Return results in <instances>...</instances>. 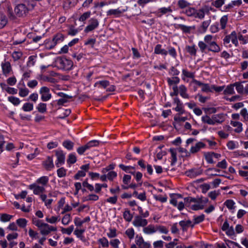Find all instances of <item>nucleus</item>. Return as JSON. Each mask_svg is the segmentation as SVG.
Returning <instances> with one entry per match:
<instances>
[{
  "label": "nucleus",
  "instance_id": "obj_1",
  "mask_svg": "<svg viewBox=\"0 0 248 248\" xmlns=\"http://www.w3.org/2000/svg\"><path fill=\"white\" fill-rule=\"evenodd\" d=\"M198 45L202 52H204L206 49L215 53L221 51L219 45L214 40L213 36L210 34L206 35L204 37V41H199Z\"/></svg>",
  "mask_w": 248,
  "mask_h": 248
},
{
  "label": "nucleus",
  "instance_id": "obj_2",
  "mask_svg": "<svg viewBox=\"0 0 248 248\" xmlns=\"http://www.w3.org/2000/svg\"><path fill=\"white\" fill-rule=\"evenodd\" d=\"M34 6L32 4H30L29 2L26 1L23 3H20L16 6L14 9L15 15L10 13L9 18L10 19L14 20L16 17H21L25 16L28 13L29 11L33 8Z\"/></svg>",
  "mask_w": 248,
  "mask_h": 248
},
{
  "label": "nucleus",
  "instance_id": "obj_3",
  "mask_svg": "<svg viewBox=\"0 0 248 248\" xmlns=\"http://www.w3.org/2000/svg\"><path fill=\"white\" fill-rule=\"evenodd\" d=\"M49 181V178L46 176H42L36 181L35 183H33L29 186V188L33 190V194L39 195L44 193L45 190V187L47 185Z\"/></svg>",
  "mask_w": 248,
  "mask_h": 248
},
{
  "label": "nucleus",
  "instance_id": "obj_4",
  "mask_svg": "<svg viewBox=\"0 0 248 248\" xmlns=\"http://www.w3.org/2000/svg\"><path fill=\"white\" fill-rule=\"evenodd\" d=\"M201 199H196L192 197H186L184 199L186 206L189 208L197 211L203 208L204 206L201 202Z\"/></svg>",
  "mask_w": 248,
  "mask_h": 248
},
{
  "label": "nucleus",
  "instance_id": "obj_5",
  "mask_svg": "<svg viewBox=\"0 0 248 248\" xmlns=\"http://www.w3.org/2000/svg\"><path fill=\"white\" fill-rule=\"evenodd\" d=\"M55 65L60 69L70 70L73 67V62L65 57H59L55 61Z\"/></svg>",
  "mask_w": 248,
  "mask_h": 248
},
{
  "label": "nucleus",
  "instance_id": "obj_6",
  "mask_svg": "<svg viewBox=\"0 0 248 248\" xmlns=\"http://www.w3.org/2000/svg\"><path fill=\"white\" fill-rule=\"evenodd\" d=\"M55 152L57 157V160L55 161V165L57 168H59L65 163V154L61 150H55Z\"/></svg>",
  "mask_w": 248,
  "mask_h": 248
},
{
  "label": "nucleus",
  "instance_id": "obj_7",
  "mask_svg": "<svg viewBox=\"0 0 248 248\" xmlns=\"http://www.w3.org/2000/svg\"><path fill=\"white\" fill-rule=\"evenodd\" d=\"M39 93L41 94V99L44 102L49 100L52 95L50 93V89L46 86L41 87L39 90Z\"/></svg>",
  "mask_w": 248,
  "mask_h": 248
},
{
  "label": "nucleus",
  "instance_id": "obj_8",
  "mask_svg": "<svg viewBox=\"0 0 248 248\" xmlns=\"http://www.w3.org/2000/svg\"><path fill=\"white\" fill-rule=\"evenodd\" d=\"M39 229L41 234L44 235H47L51 232H55L57 231V228L56 227L51 226L44 222Z\"/></svg>",
  "mask_w": 248,
  "mask_h": 248
},
{
  "label": "nucleus",
  "instance_id": "obj_9",
  "mask_svg": "<svg viewBox=\"0 0 248 248\" xmlns=\"http://www.w3.org/2000/svg\"><path fill=\"white\" fill-rule=\"evenodd\" d=\"M98 26V20L95 18H92L89 20V24L85 28L84 31L85 33L89 32L97 28Z\"/></svg>",
  "mask_w": 248,
  "mask_h": 248
},
{
  "label": "nucleus",
  "instance_id": "obj_10",
  "mask_svg": "<svg viewBox=\"0 0 248 248\" xmlns=\"http://www.w3.org/2000/svg\"><path fill=\"white\" fill-rule=\"evenodd\" d=\"M128 8L126 7L125 9H121L118 8L117 9H109L107 12V16H113L115 17L121 16L122 14L127 10Z\"/></svg>",
  "mask_w": 248,
  "mask_h": 248
},
{
  "label": "nucleus",
  "instance_id": "obj_11",
  "mask_svg": "<svg viewBox=\"0 0 248 248\" xmlns=\"http://www.w3.org/2000/svg\"><path fill=\"white\" fill-rule=\"evenodd\" d=\"M193 82L198 86L201 87V91L204 93L213 92L212 85L204 83L196 79L193 80Z\"/></svg>",
  "mask_w": 248,
  "mask_h": 248
},
{
  "label": "nucleus",
  "instance_id": "obj_12",
  "mask_svg": "<svg viewBox=\"0 0 248 248\" xmlns=\"http://www.w3.org/2000/svg\"><path fill=\"white\" fill-rule=\"evenodd\" d=\"M133 225L136 227H145L148 224L147 219L143 218L139 216H136L132 222Z\"/></svg>",
  "mask_w": 248,
  "mask_h": 248
},
{
  "label": "nucleus",
  "instance_id": "obj_13",
  "mask_svg": "<svg viewBox=\"0 0 248 248\" xmlns=\"http://www.w3.org/2000/svg\"><path fill=\"white\" fill-rule=\"evenodd\" d=\"M172 12V9L170 6L168 7H161L159 8L157 11L154 12L155 15L158 17H161L163 15L171 13Z\"/></svg>",
  "mask_w": 248,
  "mask_h": 248
},
{
  "label": "nucleus",
  "instance_id": "obj_14",
  "mask_svg": "<svg viewBox=\"0 0 248 248\" xmlns=\"http://www.w3.org/2000/svg\"><path fill=\"white\" fill-rule=\"evenodd\" d=\"M3 74L7 77L12 70L10 63L8 61H4L1 63Z\"/></svg>",
  "mask_w": 248,
  "mask_h": 248
},
{
  "label": "nucleus",
  "instance_id": "obj_15",
  "mask_svg": "<svg viewBox=\"0 0 248 248\" xmlns=\"http://www.w3.org/2000/svg\"><path fill=\"white\" fill-rule=\"evenodd\" d=\"M206 144L201 141L196 143L194 145L192 146L190 149V154H196L202 149L205 148Z\"/></svg>",
  "mask_w": 248,
  "mask_h": 248
},
{
  "label": "nucleus",
  "instance_id": "obj_16",
  "mask_svg": "<svg viewBox=\"0 0 248 248\" xmlns=\"http://www.w3.org/2000/svg\"><path fill=\"white\" fill-rule=\"evenodd\" d=\"M173 103L176 105V107L173 109L177 112H179V114H182L185 112L183 108V104L178 97L173 98Z\"/></svg>",
  "mask_w": 248,
  "mask_h": 248
},
{
  "label": "nucleus",
  "instance_id": "obj_17",
  "mask_svg": "<svg viewBox=\"0 0 248 248\" xmlns=\"http://www.w3.org/2000/svg\"><path fill=\"white\" fill-rule=\"evenodd\" d=\"M202 173V170L200 169H192L186 171V175L191 178H195Z\"/></svg>",
  "mask_w": 248,
  "mask_h": 248
},
{
  "label": "nucleus",
  "instance_id": "obj_18",
  "mask_svg": "<svg viewBox=\"0 0 248 248\" xmlns=\"http://www.w3.org/2000/svg\"><path fill=\"white\" fill-rule=\"evenodd\" d=\"M43 165L47 170H50L54 168L53 158L47 156L46 160L43 161Z\"/></svg>",
  "mask_w": 248,
  "mask_h": 248
},
{
  "label": "nucleus",
  "instance_id": "obj_19",
  "mask_svg": "<svg viewBox=\"0 0 248 248\" xmlns=\"http://www.w3.org/2000/svg\"><path fill=\"white\" fill-rule=\"evenodd\" d=\"M180 226L182 228V230L183 232H186L187 228L189 227L193 228L194 227V224H192V222L190 220H181L179 222Z\"/></svg>",
  "mask_w": 248,
  "mask_h": 248
},
{
  "label": "nucleus",
  "instance_id": "obj_20",
  "mask_svg": "<svg viewBox=\"0 0 248 248\" xmlns=\"http://www.w3.org/2000/svg\"><path fill=\"white\" fill-rule=\"evenodd\" d=\"M209 10L207 8H203L199 10H196L195 16L194 18L203 19L205 15L209 13Z\"/></svg>",
  "mask_w": 248,
  "mask_h": 248
},
{
  "label": "nucleus",
  "instance_id": "obj_21",
  "mask_svg": "<svg viewBox=\"0 0 248 248\" xmlns=\"http://www.w3.org/2000/svg\"><path fill=\"white\" fill-rule=\"evenodd\" d=\"M212 117L214 125L216 124H221L225 121V117L223 113L215 114Z\"/></svg>",
  "mask_w": 248,
  "mask_h": 248
},
{
  "label": "nucleus",
  "instance_id": "obj_22",
  "mask_svg": "<svg viewBox=\"0 0 248 248\" xmlns=\"http://www.w3.org/2000/svg\"><path fill=\"white\" fill-rule=\"evenodd\" d=\"M64 37L62 34L59 33L55 35L51 42L50 48L54 47L58 43L63 40Z\"/></svg>",
  "mask_w": 248,
  "mask_h": 248
},
{
  "label": "nucleus",
  "instance_id": "obj_23",
  "mask_svg": "<svg viewBox=\"0 0 248 248\" xmlns=\"http://www.w3.org/2000/svg\"><path fill=\"white\" fill-rule=\"evenodd\" d=\"M120 168L126 173H131L133 175L135 174V167L131 166H125L121 164L119 165Z\"/></svg>",
  "mask_w": 248,
  "mask_h": 248
},
{
  "label": "nucleus",
  "instance_id": "obj_24",
  "mask_svg": "<svg viewBox=\"0 0 248 248\" xmlns=\"http://www.w3.org/2000/svg\"><path fill=\"white\" fill-rule=\"evenodd\" d=\"M119 0H110L108 2L103 1L100 2H95L94 3V7L95 8L100 7L102 8L104 6L108 5L111 4H115Z\"/></svg>",
  "mask_w": 248,
  "mask_h": 248
},
{
  "label": "nucleus",
  "instance_id": "obj_25",
  "mask_svg": "<svg viewBox=\"0 0 248 248\" xmlns=\"http://www.w3.org/2000/svg\"><path fill=\"white\" fill-rule=\"evenodd\" d=\"M230 124L235 127L234 129L235 132L239 133L242 131V124L241 122L237 121H231Z\"/></svg>",
  "mask_w": 248,
  "mask_h": 248
},
{
  "label": "nucleus",
  "instance_id": "obj_26",
  "mask_svg": "<svg viewBox=\"0 0 248 248\" xmlns=\"http://www.w3.org/2000/svg\"><path fill=\"white\" fill-rule=\"evenodd\" d=\"M143 232L144 233L147 234H151L156 232V226L154 225H149L147 227H144L143 229Z\"/></svg>",
  "mask_w": 248,
  "mask_h": 248
},
{
  "label": "nucleus",
  "instance_id": "obj_27",
  "mask_svg": "<svg viewBox=\"0 0 248 248\" xmlns=\"http://www.w3.org/2000/svg\"><path fill=\"white\" fill-rule=\"evenodd\" d=\"M186 50L192 56H196L197 55V48L195 45L192 46H186Z\"/></svg>",
  "mask_w": 248,
  "mask_h": 248
},
{
  "label": "nucleus",
  "instance_id": "obj_28",
  "mask_svg": "<svg viewBox=\"0 0 248 248\" xmlns=\"http://www.w3.org/2000/svg\"><path fill=\"white\" fill-rule=\"evenodd\" d=\"M178 88L179 93L183 98L186 99L189 98V95L187 93V88L184 85H181Z\"/></svg>",
  "mask_w": 248,
  "mask_h": 248
},
{
  "label": "nucleus",
  "instance_id": "obj_29",
  "mask_svg": "<svg viewBox=\"0 0 248 248\" xmlns=\"http://www.w3.org/2000/svg\"><path fill=\"white\" fill-rule=\"evenodd\" d=\"M154 53L156 54H161L165 56H166L168 54L167 50L162 48V46L160 44H157L155 46Z\"/></svg>",
  "mask_w": 248,
  "mask_h": 248
},
{
  "label": "nucleus",
  "instance_id": "obj_30",
  "mask_svg": "<svg viewBox=\"0 0 248 248\" xmlns=\"http://www.w3.org/2000/svg\"><path fill=\"white\" fill-rule=\"evenodd\" d=\"M109 85V82L107 80H100L96 82L94 87H98L99 88L106 89Z\"/></svg>",
  "mask_w": 248,
  "mask_h": 248
},
{
  "label": "nucleus",
  "instance_id": "obj_31",
  "mask_svg": "<svg viewBox=\"0 0 248 248\" xmlns=\"http://www.w3.org/2000/svg\"><path fill=\"white\" fill-rule=\"evenodd\" d=\"M90 221V217H87L83 220H81L80 218L78 217H76L74 219V223L77 226H81L82 225L85 223Z\"/></svg>",
  "mask_w": 248,
  "mask_h": 248
},
{
  "label": "nucleus",
  "instance_id": "obj_32",
  "mask_svg": "<svg viewBox=\"0 0 248 248\" xmlns=\"http://www.w3.org/2000/svg\"><path fill=\"white\" fill-rule=\"evenodd\" d=\"M170 153L171 154V165L174 166L177 162V153L176 151L174 148H170L169 150Z\"/></svg>",
  "mask_w": 248,
  "mask_h": 248
},
{
  "label": "nucleus",
  "instance_id": "obj_33",
  "mask_svg": "<svg viewBox=\"0 0 248 248\" xmlns=\"http://www.w3.org/2000/svg\"><path fill=\"white\" fill-rule=\"evenodd\" d=\"M228 21V15L223 16L221 17L219 20V23L221 30H224L226 27Z\"/></svg>",
  "mask_w": 248,
  "mask_h": 248
},
{
  "label": "nucleus",
  "instance_id": "obj_34",
  "mask_svg": "<svg viewBox=\"0 0 248 248\" xmlns=\"http://www.w3.org/2000/svg\"><path fill=\"white\" fill-rule=\"evenodd\" d=\"M84 229H76L74 231V234L77 236V237L79 238L82 241L85 242L86 239L84 236L83 235V233L84 232Z\"/></svg>",
  "mask_w": 248,
  "mask_h": 248
},
{
  "label": "nucleus",
  "instance_id": "obj_35",
  "mask_svg": "<svg viewBox=\"0 0 248 248\" xmlns=\"http://www.w3.org/2000/svg\"><path fill=\"white\" fill-rule=\"evenodd\" d=\"M182 79L183 80L185 79V77L190 78H194L195 77V74L193 72H189L186 69L182 70Z\"/></svg>",
  "mask_w": 248,
  "mask_h": 248
},
{
  "label": "nucleus",
  "instance_id": "obj_36",
  "mask_svg": "<svg viewBox=\"0 0 248 248\" xmlns=\"http://www.w3.org/2000/svg\"><path fill=\"white\" fill-rule=\"evenodd\" d=\"M211 22V20L209 19L208 20L203 21L200 27V30L202 32H205L210 25Z\"/></svg>",
  "mask_w": 248,
  "mask_h": 248
},
{
  "label": "nucleus",
  "instance_id": "obj_37",
  "mask_svg": "<svg viewBox=\"0 0 248 248\" xmlns=\"http://www.w3.org/2000/svg\"><path fill=\"white\" fill-rule=\"evenodd\" d=\"M205 218V215L204 214H201L200 216H193V223L194 225L196 224H199L202 222Z\"/></svg>",
  "mask_w": 248,
  "mask_h": 248
},
{
  "label": "nucleus",
  "instance_id": "obj_38",
  "mask_svg": "<svg viewBox=\"0 0 248 248\" xmlns=\"http://www.w3.org/2000/svg\"><path fill=\"white\" fill-rule=\"evenodd\" d=\"M234 87V83L227 86V87L225 88V89L224 90V93L225 94H234L235 93Z\"/></svg>",
  "mask_w": 248,
  "mask_h": 248
},
{
  "label": "nucleus",
  "instance_id": "obj_39",
  "mask_svg": "<svg viewBox=\"0 0 248 248\" xmlns=\"http://www.w3.org/2000/svg\"><path fill=\"white\" fill-rule=\"evenodd\" d=\"M100 141L98 140H92L87 142L86 145L88 150H90L92 148L98 146Z\"/></svg>",
  "mask_w": 248,
  "mask_h": 248
},
{
  "label": "nucleus",
  "instance_id": "obj_40",
  "mask_svg": "<svg viewBox=\"0 0 248 248\" xmlns=\"http://www.w3.org/2000/svg\"><path fill=\"white\" fill-rule=\"evenodd\" d=\"M234 85L238 93L240 94L244 93V87L242 85V83L236 82L234 83Z\"/></svg>",
  "mask_w": 248,
  "mask_h": 248
},
{
  "label": "nucleus",
  "instance_id": "obj_41",
  "mask_svg": "<svg viewBox=\"0 0 248 248\" xmlns=\"http://www.w3.org/2000/svg\"><path fill=\"white\" fill-rule=\"evenodd\" d=\"M190 3L186 0H179L177 2V5L180 9H184L190 5Z\"/></svg>",
  "mask_w": 248,
  "mask_h": 248
},
{
  "label": "nucleus",
  "instance_id": "obj_42",
  "mask_svg": "<svg viewBox=\"0 0 248 248\" xmlns=\"http://www.w3.org/2000/svg\"><path fill=\"white\" fill-rule=\"evenodd\" d=\"M98 242L101 245L103 248H108L109 246V242L105 237H103L98 240Z\"/></svg>",
  "mask_w": 248,
  "mask_h": 248
},
{
  "label": "nucleus",
  "instance_id": "obj_43",
  "mask_svg": "<svg viewBox=\"0 0 248 248\" xmlns=\"http://www.w3.org/2000/svg\"><path fill=\"white\" fill-rule=\"evenodd\" d=\"M8 100L10 102L12 103L14 106L18 105L20 103V102H21V101L20 100V99L18 98L13 96H9L8 97Z\"/></svg>",
  "mask_w": 248,
  "mask_h": 248
},
{
  "label": "nucleus",
  "instance_id": "obj_44",
  "mask_svg": "<svg viewBox=\"0 0 248 248\" xmlns=\"http://www.w3.org/2000/svg\"><path fill=\"white\" fill-rule=\"evenodd\" d=\"M180 80V78L177 77H173L171 78H167V82L169 85H172L173 84L176 85L179 83Z\"/></svg>",
  "mask_w": 248,
  "mask_h": 248
},
{
  "label": "nucleus",
  "instance_id": "obj_45",
  "mask_svg": "<svg viewBox=\"0 0 248 248\" xmlns=\"http://www.w3.org/2000/svg\"><path fill=\"white\" fill-rule=\"evenodd\" d=\"M72 220V217L69 214L65 215L62 219V222L64 225H68Z\"/></svg>",
  "mask_w": 248,
  "mask_h": 248
},
{
  "label": "nucleus",
  "instance_id": "obj_46",
  "mask_svg": "<svg viewBox=\"0 0 248 248\" xmlns=\"http://www.w3.org/2000/svg\"><path fill=\"white\" fill-rule=\"evenodd\" d=\"M196 9L192 7H189L186 9L185 12V13L190 17H194L195 16Z\"/></svg>",
  "mask_w": 248,
  "mask_h": 248
},
{
  "label": "nucleus",
  "instance_id": "obj_47",
  "mask_svg": "<svg viewBox=\"0 0 248 248\" xmlns=\"http://www.w3.org/2000/svg\"><path fill=\"white\" fill-rule=\"evenodd\" d=\"M78 0H66L64 6L65 7H73L78 3Z\"/></svg>",
  "mask_w": 248,
  "mask_h": 248
},
{
  "label": "nucleus",
  "instance_id": "obj_48",
  "mask_svg": "<svg viewBox=\"0 0 248 248\" xmlns=\"http://www.w3.org/2000/svg\"><path fill=\"white\" fill-rule=\"evenodd\" d=\"M202 121L204 123H206L210 125H214L212 117L210 118L207 115L202 116Z\"/></svg>",
  "mask_w": 248,
  "mask_h": 248
},
{
  "label": "nucleus",
  "instance_id": "obj_49",
  "mask_svg": "<svg viewBox=\"0 0 248 248\" xmlns=\"http://www.w3.org/2000/svg\"><path fill=\"white\" fill-rule=\"evenodd\" d=\"M36 108L39 112L44 113L46 111V104L44 103H40Z\"/></svg>",
  "mask_w": 248,
  "mask_h": 248
},
{
  "label": "nucleus",
  "instance_id": "obj_50",
  "mask_svg": "<svg viewBox=\"0 0 248 248\" xmlns=\"http://www.w3.org/2000/svg\"><path fill=\"white\" fill-rule=\"evenodd\" d=\"M22 109L26 112L31 111L33 109V105L31 103H26L23 105Z\"/></svg>",
  "mask_w": 248,
  "mask_h": 248
},
{
  "label": "nucleus",
  "instance_id": "obj_51",
  "mask_svg": "<svg viewBox=\"0 0 248 248\" xmlns=\"http://www.w3.org/2000/svg\"><path fill=\"white\" fill-rule=\"evenodd\" d=\"M62 145L68 150H72L74 147V143L69 140H64L62 143Z\"/></svg>",
  "mask_w": 248,
  "mask_h": 248
},
{
  "label": "nucleus",
  "instance_id": "obj_52",
  "mask_svg": "<svg viewBox=\"0 0 248 248\" xmlns=\"http://www.w3.org/2000/svg\"><path fill=\"white\" fill-rule=\"evenodd\" d=\"M124 218L127 221L130 222L133 218V215L131 214L129 210H125L123 214Z\"/></svg>",
  "mask_w": 248,
  "mask_h": 248
},
{
  "label": "nucleus",
  "instance_id": "obj_53",
  "mask_svg": "<svg viewBox=\"0 0 248 248\" xmlns=\"http://www.w3.org/2000/svg\"><path fill=\"white\" fill-rule=\"evenodd\" d=\"M117 230L115 228H110L108 229V232H107V235L108 237L110 238L115 237L117 235Z\"/></svg>",
  "mask_w": 248,
  "mask_h": 248
},
{
  "label": "nucleus",
  "instance_id": "obj_54",
  "mask_svg": "<svg viewBox=\"0 0 248 248\" xmlns=\"http://www.w3.org/2000/svg\"><path fill=\"white\" fill-rule=\"evenodd\" d=\"M7 23V19L6 16L3 14H0V29L3 28Z\"/></svg>",
  "mask_w": 248,
  "mask_h": 248
},
{
  "label": "nucleus",
  "instance_id": "obj_55",
  "mask_svg": "<svg viewBox=\"0 0 248 248\" xmlns=\"http://www.w3.org/2000/svg\"><path fill=\"white\" fill-rule=\"evenodd\" d=\"M36 56L31 55L29 57L27 65L29 67L33 66L36 61Z\"/></svg>",
  "mask_w": 248,
  "mask_h": 248
},
{
  "label": "nucleus",
  "instance_id": "obj_56",
  "mask_svg": "<svg viewBox=\"0 0 248 248\" xmlns=\"http://www.w3.org/2000/svg\"><path fill=\"white\" fill-rule=\"evenodd\" d=\"M205 158L206 161L210 164L214 163L212 153H204Z\"/></svg>",
  "mask_w": 248,
  "mask_h": 248
},
{
  "label": "nucleus",
  "instance_id": "obj_57",
  "mask_svg": "<svg viewBox=\"0 0 248 248\" xmlns=\"http://www.w3.org/2000/svg\"><path fill=\"white\" fill-rule=\"evenodd\" d=\"M156 232L158 231L161 233L167 234L169 232V230L168 228L161 225H156Z\"/></svg>",
  "mask_w": 248,
  "mask_h": 248
},
{
  "label": "nucleus",
  "instance_id": "obj_58",
  "mask_svg": "<svg viewBox=\"0 0 248 248\" xmlns=\"http://www.w3.org/2000/svg\"><path fill=\"white\" fill-rule=\"evenodd\" d=\"M13 217V216L7 214H2L0 215V220L2 222H7L10 221Z\"/></svg>",
  "mask_w": 248,
  "mask_h": 248
},
{
  "label": "nucleus",
  "instance_id": "obj_59",
  "mask_svg": "<svg viewBox=\"0 0 248 248\" xmlns=\"http://www.w3.org/2000/svg\"><path fill=\"white\" fill-rule=\"evenodd\" d=\"M125 233L127 236V237L130 240H131V239H133V238L134 237V235H135L134 230L132 228H128L126 230Z\"/></svg>",
  "mask_w": 248,
  "mask_h": 248
},
{
  "label": "nucleus",
  "instance_id": "obj_60",
  "mask_svg": "<svg viewBox=\"0 0 248 248\" xmlns=\"http://www.w3.org/2000/svg\"><path fill=\"white\" fill-rule=\"evenodd\" d=\"M60 220L59 216L58 217H55V216H52L51 217H46V221L47 222L51 223V224H54L56 223L57 222L59 221Z\"/></svg>",
  "mask_w": 248,
  "mask_h": 248
},
{
  "label": "nucleus",
  "instance_id": "obj_61",
  "mask_svg": "<svg viewBox=\"0 0 248 248\" xmlns=\"http://www.w3.org/2000/svg\"><path fill=\"white\" fill-rule=\"evenodd\" d=\"M17 224L21 228H24L26 226L27 221L26 219L20 218L16 220Z\"/></svg>",
  "mask_w": 248,
  "mask_h": 248
},
{
  "label": "nucleus",
  "instance_id": "obj_62",
  "mask_svg": "<svg viewBox=\"0 0 248 248\" xmlns=\"http://www.w3.org/2000/svg\"><path fill=\"white\" fill-rule=\"evenodd\" d=\"M226 0H215L212 2V5L218 8L221 7L225 3Z\"/></svg>",
  "mask_w": 248,
  "mask_h": 248
},
{
  "label": "nucleus",
  "instance_id": "obj_63",
  "mask_svg": "<svg viewBox=\"0 0 248 248\" xmlns=\"http://www.w3.org/2000/svg\"><path fill=\"white\" fill-rule=\"evenodd\" d=\"M234 201L232 200H227L224 202V205L230 210L234 208Z\"/></svg>",
  "mask_w": 248,
  "mask_h": 248
},
{
  "label": "nucleus",
  "instance_id": "obj_64",
  "mask_svg": "<svg viewBox=\"0 0 248 248\" xmlns=\"http://www.w3.org/2000/svg\"><path fill=\"white\" fill-rule=\"evenodd\" d=\"M219 24L217 22L215 23L214 24H212L210 27V31L212 33H216V32H218L219 31Z\"/></svg>",
  "mask_w": 248,
  "mask_h": 248
}]
</instances>
